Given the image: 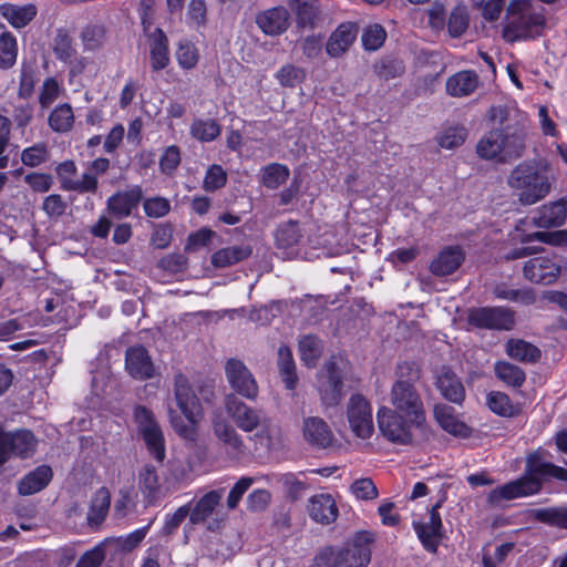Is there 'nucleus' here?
Listing matches in <instances>:
<instances>
[{"mask_svg": "<svg viewBox=\"0 0 567 567\" xmlns=\"http://www.w3.org/2000/svg\"><path fill=\"white\" fill-rule=\"evenodd\" d=\"M547 452L538 450L526 458L525 475L493 489L488 495L492 504L537 494L543 484L551 478L567 482V470L546 461Z\"/></svg>", "mask_w": 567, "mask_h": 567, "instance_id": "nucleus-1", "label": "nucleus"}, {"mask_svg": "<svg viewBox=\"0 0 567 567\" xmlns=\"http://www.w3.org/2000/svg\"><path fill=\"white\" fill-rule=\"evenodd\" d=\"M421 370L414 362H401L394 369V381L389 393L391 409L396 410L422 429L425 423V409L416 388Z\"/></svg>", "mask_w": 567, "mask_h": 567, "instance_id": "nucleus-2", "label": "nucleus"}, {"mask_svg": "<svg viewBox=\"0 0 567 567\" xmlns=\"http://www.w3.org/2000/svg\"><path fill=\"white\" fill-rule=\"evenodd\" d=\"M555 182L549 166L535 161L522 162L507 177L508 187L523 206L534 205L547 197Z\"/></svg>", "mask_w": 567, "mask_h": 567, "instance_id": "nucleus-3", "label": "nucleus"}, {"mask_svg": "<svg viewBox=\"0 0 567 567\" xmlns=\"http://www.w3.org/2000/svg\"><path fill=\"white\" fill-rule=\"evenodd\" d=\"M544 9L530 0H513L507 8L504 38L509 42L533 39L542 34L546 19Z\"/></svg>", "mask_w": 567, "mask_h": 567, "instance_id": "nucleus-4", "label": "nucleus"}, {"mask_svg": "<svg viewBox=\"0 0 567 567\" xmlns=\"http://www.w3.org/2000/svg\"><path fill=\"white\" fill-rule=\"evenodd\" d=\"M372 540L369 533H358L344 547L322 550L319 559L324 567H367L371 560Z\"/></svg>", "mask_w": 567, "mask_h": 567, "instance_id": "nucleus-5", "label": "nucleus"}, {"mask_svg": "<svg viewBox=\"0 0 567 567\" xmlns=\"http://www.w3.org/2000/svg\"><path fill=\"white\" fill-rule=\"evenodd\" d=\"M224 494L225 488L212 489L205 493L190 507V523L193 525L206 524L207 529L212 532L219 529L226 520V515L218 509Z\"/></svg>", "mask_w": 567, "mask_h": 567, "instance_id": "nucleus-6", "label": "nucleus"}, {"mask_svg": "<svg viewBox=\"0 0 567 567\" xmlns=\"http://www.w3.org/2000/svg\"><path fill=\"white\" fill-rule=\"evenodd\" d=\"M378 425L389 441L399 444H410L412 442V431L414 426L410 417H405L403 413L391 409L390 406H382L377 413Z\"/></svg>", "mask_w": 567, "mask_h": 567, "instance_id": "nucleus-7", "label": "nucleus"}, {"mask_svg": "<svg viewBox=\"0 0 567 567\" xmlns=\"http://www.w3.org/2000/svg\"><path fill=\"white\" fill-rule=\"evenodd\" d=\"M225 409L234 423L245 432H252L260 427L264 433L268 429V419L262 411L248 406L234 394L226 396Z\"/></svg>", "mask_w": 567, "mask_h": 567, "instance_id": "nucleus-8", "label": "nucleus"}, {"mask_svg": "<svg viewBox=\"0 0 567 567\" xmlns=\"http://www.w3.org/2000/svg\"><path fill=\"white\" fill-rule=\"evenodd\" d=\"M471 324L492 330H512L515 324V311L506 307H483L470 312Z\"/></svg>", "mask_w": 567, "mask_h": 567, "instance_id": "nucleus-9", "label": "nucleus"}, {"mask_svg": "<svg viewBox=\"0 0 567 567\" xmlns=\"http://www.w3.org/2000/svg\"><path fill=\"white\" fill-rule=\"evenodd\" d=\"M347 416L352 432L360 439L372 435L373 416L370 402L361 394H353L349 399Z\"/></svg>", "mask_w": 567, "mask_h": 567, "instance_id": "nucleus-10", "label": "nucleus"}, {"mask_svg": "<svg viewBox=\"0 0 567 567\" xmlns=\"http://www.w3.org/2000/svg\"><path fill=\"white\" fill-rule=\"evenodd\" d=\"M343 383L334 361L324 363L318 374V391L326 406H336L342 399Z\"/></svg>", "mask_w": 567, "mask_h": 567, "instance_id": "nucleus-11", "label": "nucleus"}, {"mask_svg": "<svg viewBox=\"0 0 567 567\" xmlns=\"http://www.w3.org/2000/svg\"><path fill=\"white\" fill-rule=\"evenodd\" d=\"M225 372L228 383L237 393L249 400L257 398V382L243 361L229 359L226 362Z\"/></svg>", "mask_w": 567, "mask_h": 567, "instance_id": "nucleus-12", "label": "nucleus"}, {"mask_svg": "<svg viewBox=\"0 0 567 567\" xmlns=\"http://www.w3.org/2000/svg\"><path fill=\"white\" fill-rule=\"evenodd\" d=\"M442 502L439 501L432 506L429 515V522H413V528L422 543L423 547L431 553L437 550L439 544L444 536L443 524L439 513Z\"/></svg>", "mask_w": 567, "mask_h": 567, "instance_id": "nucleus-13", "label": "nucleus"}, {"mask_svg": "<svg viewBox=\"0 0 567 567\" xmlns=\"http://www.w3.org/2000/svg\"><path fill=\"white\" fill-rule=\"evenodd\" d=\"M174 394L182 413L189 422L195 423L202 414V408L186 375L182 373L175 375Z\"/></svg>", "mask_w": 567, "mask_h": 567, "instance_id": "nucleus-14", "label": "nucleus"}, {"mask_svg": "<svg viewBox=\"0 0 567 567\" xmlns=\"http://www.w3.org/2000/svg\"><path fill=\"white\" fill-rule=\"evenodd\" d=\"M560 267L551 258L537 256L527 260L523 267L524 277L537 285H550L558 278Z\"/></svg>", "mask_w": 567, "mask_h": 567, "instance_id": "nucleus-15", "label": "nucleus"}, {"mask_svg": "<svg viewBox=\"0 0 567 567\" xmlns=\"http://www.w3.org/2000/svg\"><path fill=\"white\" fill-rule=\"evenodd\" d=\"M307 511L309 517L318 524L330 525L339 516V509L331 494L321 493L311 496L308 501Z\"/></svg>", "mask_w": 567, "mask_h": 567, "instance_id": "nucleus-16", "label": "nucleus"}, {"mask_svg": "<svg viewBox=\"0 0 567 567\" xmlns=\"http://www.w3.org/2000/svg\"><path fill=\"white\" fill-rule=\"evenodd\" d=\"M303 439L311 446L327 449L332 445L334 435L328 423L319 416H308L302 422Z\"/></svg>", "mask_w": 567, "mask_h": 567, "instance_id": "nucleus-17", "label": "nucleus"}, {"mask_svg": "<svg viewBox=\"0 0 567 567\" xmlns=\"http://www.w3.org/2000/svg\"><path fill=\"white\" fill-rule=\"evenodd\" d=\"M143 198V190L141 186H133L127 190L117 192L107 199L109 213L122 219L128 217L132 212L137 208Z\"/></svg>", "mask_w": 567, "mask_h": 567, "instance_id": "nucleus-18", "label": "nucleus"}, {"mask_svg": "<svg viewBox=\"0 0 567 567\" xmlns=\"http://www.w3.org/2000/svg\"><path fill=\"white\" fill-rule=\"evenodd\" d=\"M125 369L137 380L151 379L154 375V364L146 349L142 346L131 347L125 353Z\"/></svg>", "mask_w": 567, "mask_h": 567, "instance_id": "nucleus-19", "label": "nucleus"}, {"mask_svg": "<svg viewBox=\"0 0 567 567\" xmlns=\"http://www.w3.org/2000/svg\"><path fill=\"white\" fill-rule=\"evenodd\" d=\"M465 259V252L460 246H447L432 260L430 270L437 277H444L456 271Z\"/></svg>", "mask_w": 567, "mask_h": 567, "instance_id": "nucleus-20", "label": "nucleus"}, {"mask_svg": "<svg viewBox=\"0 0 567 567\" xmlns=\"http://www.w3.org/2000/svg\"><path fill=\"white\" fill-rule=\"evenodd\" d=\"M502 131L503 161L518 158L525 151L526 130L519 122L507 125Z\"/></svg>", "mask_w": 567, "mask_h": 567, "instance_id": "nucleus-21", "label": "nucleus"}, {"mask_svg": "<svg viewBox=\"0 0 567 567\" xmlns=\"http://www.w3.org/2000/svg\"><path fill=\"white\" fill-rule=\"evenodd\" d=\"M436 386L444 399L461 404L465 399V389L461 379L450 368H442L436 377Z\"/></svg>", "mask_w": 567, "mask_h": 567, "instance_id": "nucleus-22", "label": "nucleus"}, {"mask_svg": "<svg viewBox=\"0 0 567 567\" xmlns=\"http://www.w3.org/2000/svg\"><path fill=\"white\" fill-rule=\"evenodd\" d=\"M434 416L441 427L454 436L465 439L472 433L471 427L458 419L454 408L447 404H436Z\"/></svg>", "mask_w": 567, "mask_h": 567, "instance_id": "nucleus-23", "label": "nucleus"}, {"mask_svg": "<svg viewBox=\"0 0 567 567\" xmlns=\"http://www.w3.org/2000/svg\"><path fill=\"white\" fill-rule=\"evenodd\" d=\"M150 62L154 72L164 70L171 61L168 39L161 28H156L148 34Z\"/></svg>", "mask_w": 567, "mask_h": 567, "instance_id": "nucleus-24", "label": "nucleus"}, {"mask_svg": "<svg viewBox=\"0 0 567 567\" xmlns=\"http://www.w3.org/2000/svg\"><path fill=\"white\" fill-rule=\"evenodd\" d=\"M566 213L567 202L565 199H559L547 205H543L538 209L537 215L533 217V221L540 228L558 227L565 223Z\"/></svg>", "mask_w": 567, "mask_h": 567, "instance_id": "nucleus-25", "label": "nucleus"}, {"mask_svg": "<svg viewBox=\"0 0 567 567\" xmlns=\"http://www.w3.org/2000/svg\"><path fill=\"white\" fill-rule=\"evenodd\" d=\"M38 9L32 3L23 6L14 3L0 4V16L14 29H21L28 25L37 16Z\"/></svg>", "mask_w": 567, "mask_h": 567, "instance_id": "nucleus-26", "label": "nucleus"}, {"mask_svg": "<svg viewBox=\"0 0 567 567\" xmlns=\"http://www.w3.org/2000/svg\"><path fill=\"white\" fill-rule=\"evenodd\" d=\"M257 24L266 34H281L289 27V13L284 7L269 9L258 16Z\"/></svg>", "mask_w": 567, "mask_h": 567, "instance_id": "nucleus-27", "label": "nucleus"}, {"mask_svg": "<svg viewBox=\"0 0 567 567\" xmlns=\"http://www.w3.org/2000/svg\"><path fill=\"white\" fill-rule=\"evenodd\" d=\"M138 487L148 504H155L164 496L159 476L152 465H145L140 472Z\"/></svg>", "mask_w": 567, "mask_h": 567, "instance_id": "nucleus-28", "label": "nucleus"}, {"mask_svg": "<svg viewBox=\"0 0 567 567\" xmlns=\"http://www.w3.org/2000/svg\"><path fill=\"white\" fill-rule=\"evenodd\" d=\"M52 478L50 466L41 465L27 474L18 484V491L21 495H32L42 491Z\"/></svg>", "mask_w": 567, "mask_h": 567, "instance_id": "nucleus-29", "label": "nucleus"}, {"mask_svg": "<svg viewBox=\"0 0 567 567\" xmlns=\"http://www.w3.org/2000/svg\"><path fill=\"white\" fill-rule=\"evenodd\" d=\"M277 367L286 389L295 391L299 379L292 352L288 346H280L278 349Z\"/></svg>", "mask_w": 567, "mask_h": 567, "instance_id": "nucleus-30", "label": "nucleus"}, {"mask_svg": "<svg viewBox=\"0 0 567 567\" xmlns=\"http://www.w3.org/2000/svg\"><path fill=\"white\" fill-rule=\"evenodd\" d=\"M478 85V75L473 71H461L450 76L446 81V92L452 96H467Z\"/></svg>", "mask_w": 567, "mask_h": 567, "instance_id": "nucleus-31", "label": "nucleus"}, {"mask_svg": "<svg viewBox=\"0 0 567 567\" xmlns=\"http://www.w3.org/2000/svg\"><path fill=\"white\" fill-rule=\"evenodd\" d=\"M7 434L8 442L10 444L11 456L16 455L21 458H27L34 454L37 439L31 431L19 430L16 432H7Z\"/></svg>", "mask_w": 567, "mask_h": 567, "instance_id": "nucleus-32", "label": "nucleus"}, {"mask_svg": "<svg viewBox=\"0 0 567 567\" xmlns=\"http://www.w3.org/2000/svg\"><path fill=\"white\" fill-rule=\"evenodd\" d=\"M506 353L514 360L525 362V363H535L540 359V350L520 339H511L506 343Z\"/></svg>", "mask_w": 567, "mask_h": 567, "instance_id": "nucleus-33", "label": "nucleus"}, {"mask_svg": "<svg viewBox=\"0 0 567 567\" xmlns=\"http://www.w3.org/2000/svg\"><path fill=\"white\" fill-rule=\"evenodd\" d=\"M252 250L249 246H231L217 250L212 256V265L216 268H226L247 259Z\"/></svg>", "mask_w": 567, "mask_h": 567, "instance_id": "nucleus-34", "label": "nucleus"}, {"mask_svg": "<svg viewBox=\"0 0 567 567\" xmlns=\"http://www.w3.org/2000/svg\"><path fill=\"white\" fill-rule=\"evenodd\" d=\"M355 34L350 25L341 24L327 43V53L332 58L343 54L353 43Z\"/></svg>", "mask_w": 567, "mask_h": 567, "instance_id": "nucleus-35", "label": "nucleus"}, {"mask_svg": "<svg viewBox=\"0 0 567 567\" xmlns=\"http://www.w3.org/2000/svg\"><path fill=\"white\" fill-rule=\"evenodd\" d=\"M73 109L69 103L55 106L48 117L50 128L55 133H68L74 125Z\"/></svg>", "mask_w": 567, "mask_h": 567, "instance_id": "nucleus-36", "label": "nucleus"}, {"mask_svg": "<svg viewBox=\"0 0 567 567\" xmlns=\"http://www.w3.org/2000/svg\"><path fill=\"white\" fill-rule=\"evenodd\" d=\"M298 350L305 365L315 368L322 354V341L313 334H306L299 340Z\"/></svg>", "mask_w": 567, "mask_h": 567, "instance_id": "nucleus-37", "label": "nucleus"}, {"mask_svg": "<svg viewBox=\"0 0 567 567\" xmlns=\"http://www.w3.org/2000/svg\"><path fill=\"white\" fill-rule=\"evenodd\" d=\"M52 51L55 58L64 63H72L76 58V49L73 39L64 29H59L52 39Z\"/></svg>", "mask_w": 567, "mask_h": 567, "instance_id": "nucleus-38", "label": "nucleus"}, {"mask_svg": "<svg viewBox=\"0 0 567 567\" xmlns=\"http://www.w3.org/2000/svg\"><path fill=\"white\" fill-rule=\"evenodd\" d=\"M111 505V495L107 488L101 487L92 498L90 511L87 514V523L90 526L100 525L107 515Z\"/></svg>", "mask_w": 567, "mask_h": 567, "instance_id": "nucleus-39", "label": "nucleus"}, {"mask_svg": "<svg viewBox=\"0 0 567 567\" xmlns=\"http://www.w3.org/2000/svg\"><path fill=\"white\" fill-rule=\"evenodd\" d=\"M487 406L492 412L505 417H513L520 413V406L512 403L509 396L499 391H492L486 398Z\"/></svg>", "mask_w": 567, "mask_h": 567, "instance_id": "nucleus-40", "label": "nucleus"}, {"mask_svg": "<svg viewBox=\"0 0 567 567\" xmlns=\"http://www.w3.org/2000/svg\"><path fill=\"white\" fill-rule=\"evenodd\" d=\"M297 20L302 27L316 28L324 17L318 0L302 1L297 7Z\"/></svg>", "mask_w": 567, "mask_h": 567, "instance_id": "nucleus-41", "label": "nucleus"}, {"mask_svg": "<svg viewBox=\"0 0 567 567\" xmlns=\"http://www.w3.org/2000/svg\"><path fill=\"white\" fill-rule=\"evenodd\" d=\"M502 145V131L493 130L480 140L476 152L484 159H493L497 156L503 159Z\"/></svg>", "mask_w": 567, "mask_h": 567, "instance_id": "nucleus-42", "label": "nucleus"}, {"mask_svg": "<svg viewBox=\"0 0 567 567\" xmlns=\"http://www.w3.org/2000/svg\"><path fill=\"white\" fill-rule=\"evenodd\" d=\"M529 515L537 522L567 529V507L535 508Z\"/></svg>", "mask_w": 567, "mask_h": 567, "instance_id": "nucleus-43", "label": "nucleus"}, {"mask_svg": "<svg viewBox=\"0 0 567 567\" xmlns=\"http://www.w3.org/2000/svg\"><path fill=\"white\" fill-rule=\"evenodd\" d=\"M275 478L285 496L292 502L299 499L309 488L308 484L293 473L281 474Z\"/></svg>", "mask_w": 567, "mask_h": 567, "instance_id": "nucleus-44", "label": "nucleus"}, {"mask_svg": "<svg viewBox=\"0 0 567 567\" xmlns=\"http://www.w3.org/2000/svg\"><path fill=\"white\" fill-rule=\"evenodd\" d=\"M303 233L298 221L289 220L281 224L276 230V244L279 248H291L298 245Z\"/></svg>", "mask_w": 567, "mask_h": 567, "instance_id": "nucleus-45", "label": "nucleus"}, {"mask_svg": "<svg viewBox=\"0 0 567 567\" xmlns=\"http://www.w3.org/2000/svg\"><path fill=\"white\" fill-rule=\"evenodd\" d=\"M494 371L495 375L502 382L512 388H520L526 380V374L523 369L506 361L497 362Z\"/></svg>", "mask_w": 567, "mask_h": 567, "instance_id": "nucleus-46", "label": "nucleus"}, {"mask_svg": "<svg viewBox=\"0 0 567 567\" xmlns=\"http://www.w3.org/2000/svg\"><path fill=\"white\" fill-rule=\"evenodd\" d=\"M80 38L85 50H99L106 41V28L101 23L87 24L81 31Z\"/></svg>", "mask_w": 567, "mask_h": 567, "instance_id": "nucleus-47", "label": "nucleus"}, {"mask_svg": "<svg viewBox=\"0 0 567 567\" xmlns=\"http://www.w3.org/2000/svg\"><path fill=\"white\" fill-rule=\"evenodd\" d=\"M190 135L200 142H212L220 134V125L215 120L196 118L190 124Z\"/></svg>", "mask_w": 567, "mask_h": 567, "instance_id": "nucleus-48", "label": "nucleus"}, {"mask_svg": "<svg viewBox=\"0 0 567 567\" xmlns=\"http://www.w3.org/2000/svg\"><path fill=\"white\" fill-rule=\"evenodd\" d=\"M214 433L226 446L234 451H241L243 440L236 430L225 420L214 421Z\"/></svg>", "mask_w": 567, "mask_h": 567, "instance_id": "nucleus-49", "label": "nucleus"}, {"mask_svg": "<svg viewBox=\"0 0 567 567\" xmlns=\"http://www.w3.org/2000/svg\"><path fill=\"white\" fill-rule=\"evenodd\" d=\"M18 54L17 39L11 32L0 34V68L8 69L16 63Z\"/></svg>", "mask_w": 567, "mask_h": 567, "instance_id": "nucleus-50", "label": "nucleus"}, {"mask_svg": "<svg viewBox=\"0 0 567 567\" xmlns=\"http://www.w3.org/2000/svg\"><path fill=\"white\" fill-rule=\"evenodd\" d=\"M289 177V169L287 166L278 163L269 164L264 168L262 184L269 189H276Z\"/></svg>", "mask_w": 567, "mask_h": 567, "instance_id": "nucleus-51", "label": "nucleus"}, {"mask_svg": "<svg viewBox=\"0 0 567 567\" xmlns=\"http://www.w3.org/2000/svg\"><path fill=\"white\" fill-rule=\"evenodd\" d=\"M468 28V14L464 6L455 7L447 20V31L452 38H460Z\"/></svg>", "mask_w": 567, "mask_h": 567, "instance_id": "nucleus-52", "label": "nucleus"}, {"mask_svg": "<svg viewBox=\"0 0 567 567\" xmlns=\"http://www.w3.org/2000/svg\"><path fill=\"white\" fill-rule=\"evenodd\" d=\"M176 60L182 69L192 70L199 60L198 49L189 41H181L176 50Z\"/></svg>", "mask_w": 567, "mask_h": 567, "instance_id": "nucleus-53", "label": "nucleus"}, {"mask_svg": "<svg viewBox=\"0 0 567 567\" xmlns=\"http://www.w3.org/2000/svg\"><path fill=\"white\" fill-rule=\"evenodd\" d=\"M386 39V32L381 24L374 23L368 25L362 35V44L368 51H375L380 49Z\"/></svg>", "mask_w": 567, "mask_h": 567, "instance_id": "nucleus-54", "label": "nucleus"}, {"mask_svg": "<svg viewBox=\"0 0 567 567\" xmlns=\"http://www.w3.org/2000/svg\"><path fill=\"white\" fill-rule=\"evenodd\" d=\"M148 453L157 461L163 462L166 456L165 439L162 429L141 435Z\"/></svg>", "mask_w": 567, "mask_h": 567, "instance_id": "nucleus-55", "label": "nucleus"}, {"mask_svg": "<svg viewBox=\"0 0 567 567\" xmlns=\"http://www.w3.org/2000/svg\"><path fill=\"white\" fill-rule=\"evenodd\" d=\"M276 79L285 87H295L306 79L305 70L293 64H285L276 73Z\"/></svg>", "mask_w": 567, "mask_h": 567, "instance_id": "nucleus-56", "label": "nucleus"}, {"mask_svg": "<svg viewBox=\"0 0 567 567\" xmlns=\"http://www.w3.org/2000/svg\"><path fill=\"white\" fill-rule=\"evenodd\" d=\"M134 419L141 435L161 429L153 412L145 406L138 405L134 410Z\"/></svg>", "mask_w": 567, "mask_h": 567, "instance_id": "nucleus-57", "label": "nucleus"}, {"mask_svg": "<svg viewBox=\"0 0 567 567\" xmlns=\"http://www.w3.org/2000/svg\"><path fill=\"white\" fill-rule=\"evenodd\" d=\"M350 489L351 493L355 496V498L362 501H372L375 499L379 495L375 484L369 477L355 480L351 484Z\"/></svg>", "mask_w": 567, "mask_h": 567, "instance_id": "nucleus-58", "label": "nucleus"}, {"mask_svg": "<svg viewBox=\"0 0 567 567\" xmlns=\"http://www.w3.org/2000/svg\"><path fill=\"white\" fill-rule=\"evenodd\" d=\"M48 155L47 145L44 143H38L23 150L21 161L25 166L37 167L47 161Z\"/></svg>", "mask_w": 567, "mask_h": 567, "instance_id": "nucleus-59", "label": "nucleus"}, {"mask_svg": "<svg viewBox=\"0 0 567 567\" xmlns=\"http://www.w3.org/2000/svg\"><path fill=\"white\" fill-rule=\"evenodd\" d=\"M227 174L220 165H212L205 175L203 187L207 192H215L225 186Z\"/></svg>", "mask_w": 567, "mask_h": 567, "instance_id": "nucleus-60", "label": "nucleus"}, {"mask_svg": "<svg viewBox=\"0 0 567 567\" xmlns=\"http://www.w3.org/2000/svg\"><path fill=\"white\" fill-rule=\"evenodd\" d=\"M467 132L464 127H451L445 130L439 137V145L446 150H453L461 146Z\"/></svg>", "mask_w": 567, "mask_h": 567, "instance_id": "nucleus-61", "label": "nucleus"}, {"mask_svg": "<svg viewBox=\"0 0 567 567\" xmlns=\"http://www.w3.org/2000/svg\"><path fill=\"white\" fill-rule=\"evenodd\" d=\"M97 185V178L91 172L84 173L80 179L65 181V189L78 193H95Z\"/></svg>", "mask_w": 567, "mask_h": 567, "instance_id": "nucleus-62", "label": "nucleus"}, {"mask_svg": "<svg viewBox=\"0 0 567 567\" xmlns=\"http://www.w3.org/2000/svg\"><path fill=\"white\" fill-rule=\"evenodd\" d=\"M254 478L244 476L241 477L230 489L227 496V508L233 511L236 509L244 494L252 485Z\"/></svg>", "mask_w": 567, "mask_h": 567, "instance_id": "nucleus-63", "label": "nucleus"}, {"mask_svg": "<svg viewBox=\"0 0 567 567\" xmlns=\"http://www.w3.org/2000/svg\"><path fill=\"white\" fill-rule=\"evenodd\" d=\"M158 267L169 274H178L187 268V257L183 254H171L158 261Z\"/></svg>", "mask_w": 567, "mask_h": 567, "instance_id": "nucleus-64", "label": "nucleus"}]
</instances>
